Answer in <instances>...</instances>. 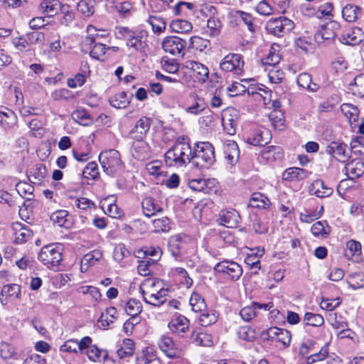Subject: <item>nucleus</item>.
I'll list each match as a JSON object with an SVG mask.
<instances>
[{
  "instance_id": "obj_1",
  "label": "nucleus",
  "mask_w": 364,
  "mask_h": 364,
  "mask_svg": "<svg viewBox=\"0 0 364 364\" xmlns=\"http://www.w3.org/2000/svg\"><path fill=\"white\" fill-rule=\"evenodd\" d=\"M140 293L145 303L159 307L166 303L168 289L163 280L159 278H146L140 285Z\"/></svg>"
},
{
  "instance_id": "obj_2",
  "label": "nucleus",
  "mask_w": 364,
  "mask_h": 364,
  "mask_svg": "<svg viewBox=\"0 0 364 364\" xmlns=\"http://www.w3.org/2000/svg\"><path fill=\"white\" fill-rule=\"evenodd\" d=\"M165 162L168 166L182 167L191 162L193 151L185 138H178L165 153Z\"/></svg>"
},
{
  "instance_id": "obj_3",
  "label": "nucleus",
  "mask_w": 364,
  "mask_h": 364,
  "mask_svg": "<svg viewBox=\"0 0 364 364\" xmlns=\"http://www.w3.org/2000/svg\"><path fill=\"white\" fill-rule=\"evenodd\" d=\"M215 154L213 146L208 142L197 144L193 151L191 162L199 168H208L215 162Z\"/></svg>"
},
{
  "instance_id": "obj_4",
  "label": "nucleus",
  "mask_w": 364,
  "mask_h": 364,
  "mask_svg": "<svg viewBox=\"0 0 364 364\" xmlns=\"http://www.w3.org/2000/svg\"><path fill=\"white\" fill-rule=\"evenodd\" d=\"M100 163L106 174L114 176L124 168L119 152L115 149L106 150L99 156Z\"/></svg>"
},
{
  "instance_id": "obj_5",
  "label": "nucleus",
  "mask_w": 364,
  "mask_h": 364,
  "mask_svg": "<svg viewBox=\"0 0 364 364\" xmlns=\"http://www.w3.org/2000/svg\"><path fill=\"white\" fill-rule=\"evenodd\" d=\"M38 257L48 268L58 267L62 260V247L54 244L44 246L41 248Z\"/></svg>"
},
{
  "instance_id": "obj_6",
  "label": "nucleus",
  "mask_w": 364,
  "mask_h": 364,
  "mask_svg": "<svg viewBox=\"0 0 364 364\" xmlns=\"http://www.w3.org/2000/svg\"><path fill=\"white\" fill-rule=\"evenodd\" d=\"M216 272L223 274L226 279L237 281L242 274V268L235 262L224 260L217 263L214 267Z\"/></svg>"
},
{
  "instance_id": "obj_7",
  "label": "nucleus",
  "mask_w": 364,
  "mask_h": 364,
  "mask_svg": "<svg viewBox=\"0 0 364 364\" xmlns=\"http://www.w3.org/2000/svg\"><path fill=\"white\" fill-rule=\"evenodd\" d=\"M294 28V23L284 16L271 18L267 23V30L274 36H282Z\"/></svg>"
},
{
  "instance_id": "obj_8",
  "label": "nucleus",
  "mask_w": 364,
  "mask_h": 364,
  "mask_svg": "<svg viewBox=\"0 0 364 364\" xmlns=\"http://www.w3.org/2000/svg\"><path fill=\"white\" fill-rule=\"evenodd\" d=\"M244 61L242 56L237 53H229L220 63V68L225 72H232L240 75L243 72Z\"/></svg>"
},
{
  "instance_id": "obj_9",
  "label": "nucleus",
  "mask_w": 364,
  "mask_h": 364,
  "mask_svg": "<svg viewBox=\"0 0 364 364\" xmlns=\"http://www.w3.org/2000/svg\"><path fill=\"white\" fill-rule=\"evenodd\" d=\"M341 25L336 21H331L323 25L315 34V39L321 43L323 41L333 40L340 31Z\"/></svg>"
},
{
  "instance_id": "obj_10",
  "label": "nucleus",
  "mask_w": 364,
  "mask_h": 364,
  "mask_svg": "<svg viewBox=\"0 0 364 364\" xmlns=\"http://www.w3.org/2000/svg\"><path fill=\"white\" fill-rule=\"evenodd\" d=\"M186 46V41L178 36H168L162 42L164 50L173 55H183Z\"/></svg>"
},
{
  "instance_id": "obj_11",
  "label": "nucleus",
  "mask_w": 364,
  "mask_h": 364,
  "mask_svg": "<svg viewBox=\"0 0 364 364\" xmlns=\"http://www.w3.org/2000/svg\"><path fill=\"white\" fill-rule=\"evenodd\" d=\"M92 343V338L90 336L83 337L80 341L76 339H69L60 346V350L65 353L83 352Z\"/></svg>"
},
{
  "instance_id": "obj_12",
  "label": "nucleus",
  "mask_w": 364,
  "mask_h": 364,
  "mask_svg": "<svg viewBox=\"0 0 364 364\" xmlns=\"http://www.w3.org/2000/svg\"><path fill=\"white\" fill-rule=\"evenodd\" d=\"M159 348L169 358H180L183 355L182 350L178 348L172 338L167 336H161L158 341Z\"/></svg>"
},
{
  "instance_id": "obj_13",
  "label": "nucleus",
  "mask_w": 364,
  "mask_h": 364,
  "mask_svg": "<svg viewBox=\"0 0 364 364\" xmlns=\"http://www.w3.org/2000/svg\"><path fill=\"white\" fill-rule=\"evenodd\" d=\"M326 151L342 163L346 162L350 157V153L347 151V145L340 141H332L326 146Z\"/></svg>"
},
{
  "instance_id": "obj_14",
  "label": "nucleus",
  "mask_w": 364,
  "mask_h": 364,
  "mask_svg": "<svg viewBox=\"0 0 364 364\" xmlns=\"http://www.w3.org/2000/svg\"><path fill=\"white\" fill-rule=\"evenodd\" d=\"M364 38V33L358 27L349 28L343 31L339 41L346 45L355 46L359 44Z\"/></svg>"
},
{
  "instance_id": "obj_15",
  "label": "nucleus",
  "mask_w": 364,
  "mask_h": 364,
  "mask_svg": "<svg viewBox=\"0 0 364 364\" xmlns=\"http://www.w3.org/2000/svg\"><path fill=\"white\" fill-rule=\"evenodd\" d=\"M131 152L135 159L144 161L150 156V148L144 139H133Z\"/></svg>"
},
{
  "instance_id": "obj_16",
  "label": "nucleus",
  "mask_w": 364,
  "mask_h": 364,
  "mask_svg": "<svg viewBox=\"0 0 364 364\" xmlns=\"http://www.w3.org/2000/svg\"><path fill=\"white\" fill-rule=\"evenodd\" d=\"M185 66L192 70L193 75L198 82L203 83L208 80L209 70L205 65L199 62L188 60L186 62Z\"/></svg>"
},
{
  "instance_id": "obj_17",
  "label": "nucleus",
  "mask_w": 364,
  "mask_h": 364,
  "mask_svg": "<svg viewBox=\"0 0 364 364\" xmlns=\"http://www.w3.org/2000/svg\"><path fill=\"white\" fill-rule=\"evenodd\" d=\"M119 33L127 40L129 47L139 50L143 48V36L127 28H120Z\"/></svg>"
},
{
  "instance_id": "obj_18",
  "label": "nucleus",
  "mask_w": 364,
  "mask_h": 364,
  "mask_svg": "<svg viewBox=\"0 0 364 364\" xmlns=\"http://www.w3.org/2000/svg\"><path fill=\"white\" fill-rule=\"evenodd\" d=\"M151 120L147 117H141L139 119L134 127L130 132L132 139H144L148 131L150 129Z\"/></svg>"
},
{
  "instance_id": "obj_19",
  "label": "nucleus",
  "mask_w": 364,
  "mask_h": 364,
  "mask_svg": "<svg viewBox=\"0 0 364 364\" xmlns=\"http://www.w3.org/2000/svg\"><path fill=\"white\" fill-rule=\"evenodd\" d=\"M309 193L318 198H326L333 193V188L326 185L321 179H316L311 184Z\"/></svg>"
},
{
  "instance_id": "obj_20",
  "label": "nucleus",
  "mask_w": 364,
  "mask_h": 364,
  "mask_svg": "<svg viewBox=\"0 0 364 364\" xmlns=\"http://www.w3.org/2000/svg\"><path fill=\"white\" fill-rule=\"evenodd\" d=\"M239 213L234 209L224 210L220 213V224L227 228H234L240 222Z\"/></svg>"
},
{
  "instance_id": "obj_21",
  "label": "nucleus",
  "mask_w": 364,
  "mask_h": 364,
  "mask_svg": "<svg viewBox=\"0 0 364 364\" xmlns=\"http://www.w3.org/2000/svg\"><path fill=\"white\" fill-rule=\"evenodd\" d=\"M87 36L83 39L82 43V46H92L97 39L100 38H105L108 33L103 30H97L95 26L89 25L87 27Z\"/></svg>"
},
{
  "instance_id": "obj_22",
  "label": "nucleus",
  "mask_w": 364,
  "mask_h": 364,
  "mask_svg": "<svg viewBox=\"0 0 364 364\" xmlns=\"http://www.w3.org/2000/svg\"><path fill=\"white\" fill-rule=\"evenodd\" d=\"M184 243L179 235L171 236L168 242V248L171 255L176 260H179L182 256V250Z\"/></svg>"
},
{
  "instance_id": "obj_23",
  "label": "nucleus",
  "mask_w": 364,
  "mask_h": 364,
  "mask_svg": "<svg viewBox=\"0 0 364 364\" xmlns=\"http://www.w3.org/2000/svg\"><path fill=\"white\" fill-rule=\"evenodd\" d=\"M189 321L183 316H178L168 323L170 330L175 333L181 335L188 329Z\"/></svg>"
},
{
  "instance_id": "obj_24",
  "label": "nucleus",
  "mask_w": 364,
  "mask_h": 364,
  "mask_svg": "<svg viewBox=\"0 0 364 364\" xmlns=\"http://www.w3.org/2000/svg\"><path fill=\"white\" fill-rule=\"evenodd\" d=\"M268 130L256 129L247 138V142L254 146H264L268 143Z\"/></svg>"
},
{
  "instance_id": "obj_25",
  "label": "nucleus",
  "mask_w": 364,
  "mask_h": 364,
  "mask_svg": "<svg viewBox=\"0 0 364 364\" xmlns=\"http://www.w3.org/2000/svg\"><path fill=\"white\" fill-rule=\"evenodd\" d=\"M215 184V180L204 178L192 179L188 182V186L195 191H201L208 193L211 187Z\"/></svg>"
},
{
  "instance_id": "obj_26",
  "label": "nucleus",
  "mask_w": 364,
  "mask_h": 364,
  "mask_svg": "<svg viewBox=\"0 0 364 364\" xmlns=\"http://www.w3.org/2000/svg\"><path fill=\"white\" fill-rule=\"evenodd\" d=\"M0 356L8 364H12L18 359L14 347L6 342L0 344Z\"/></svg>"
},
{
  "instance_id": "obj_27",
  "label": "nucleus",
  "mask_w": 364,
  "mask_h": 364,
  "mask_svg": "<svg viewBox=\"0 0 364 364\" xmlns=\"http://www.w3.org/2000/svg\"><path fill=\"white\" fill-rule=\"evenodd\" d=\"M141 206L144 215L149 218L163 210L161 205L151 197L144 198L142 200Z\"/></svg>"
},
{
  "instance_id": "obj_28",
  "label": "nucleus",
  "mask_w": 364,
  "mask_h": 364,
  "mask_svg": "<svg viewBox=\"0 0 364 364\" xmlns=\"http://www.w3.org/2000/svg\"><path fill=\"white\" fill-rule=\"evenodd\" d=\"M307 176L308 171L299 167L289 168L282 174V178L285 181H301Z\"/></svg>"
},
{
  "instance_id": "obj_29",
  "label": "nucleus",
  "mask_w": 364,
  "mask_h": 364,
  "mask_svg": "<svg viewBox=\"0 0 364 364\" xmlns=\"http://www.w3.org/2000/svg\"><path fill=\"white\" fill-rule=\"evenodd\" d=\"M136 364H161V361L153 348H146L137 357Z\"/></svg>"
},
{
  "instance_id": "obj_30",
  "label": "nucleus",
  "mask_w": 364,
  "mask_h": 364,
  "mask_svg": "<svg viewBox=\"0 0 364 364\" xmlns=\"http://www.w3.org/2000/svg\"><path fill=\"white\" fill-rule=\"evenodd\" d=\"M297 84L299 87L313 92L319 89V85L312 82L311 76L308 73H302L298 75Z\"/></svg>"
},
{
  "instance_id": "obj_31",
  "label": "nucleus",
  "mask_w": 364,
  "mask_h": 364,
  "mask_svg": "<svg viewBox=\"0 0 364 364\" xmlns=\"http://www.w3.org/2000/svg\"><path fill=\"white\" fill-rule=\"evenodd\" d=\"M87 350V355L89 360L93 362H103L108 356V353L105 350L100 349L97 346L92 345V343Z\"/></svg>"
},
{
  "instance_id": "obj_32",
  "label": "nucleus",
  "mask_w": 364,
  "mask_h": 364,
  "mask_svg": "<svg viewBox=\"0 0 364 364\" xmlns=\"http://www.w3.org/2000/svg\"><path fill=\"white\" fill-rule=\"evenodd\" d=\"M345 169L350 178H357L364 173V163L362 161H351L346 165Z\"/></svg>"
},
{
  "instance_id": "obj_33",
  "label": "nucleus",
  "mask_w": 364,
  "mask_h": 364,
  "mask_svg": "<svg viewBox=\"0 0 364 364\" xmlns=\"http://www.w3.org/2000/svg\"><path fill=\"white\" fill-rule=\"evenodd\" d=\"M349 91L355 96L364 97V74H360L355 77L353 82L348 85Z\"/></svg>"
},
{
  "instance_id": "obj_34",
  "label": "nucleus",
  "mask_w": 364,
  "mask_h": 364,
  "mask_svg": "<svg viewBox=\"0 0 364 364\" xmlns=\"http://www.w3.org/2000/svg\"><path fill=\"white\" fill-rule=\"evenodd\" d=\"M134 353V342L132 339H124L121 347L117 349V355L119 359H126L133 355Z\"/></svg>"
},
{
  "instance_id": "obj_35",
  "label": "nucleus",
  "mask_w": 364,
  "mask_h": 364,
  "mask_svg": "<svg viewBox=\"0 0 364 364\" xmlns=\"http://www.w3.org/2000/svg\"><path fill=\"white\" fill-rule=\"evenodd\" d=\"M111 106L117 108H125L130 102L129 97L126 92H120L112 97L109 100Z\"/></svg>"
},
{
  "instance_id": "obj_36",
  "label": "nucleus",
  "mask_w": 364,
  "mask_h": 364,
  "mask_svg": "<svg viewBox=\"0 0 364 364\" xmlns=\"http://www.w3.org/2000/svg\"><path fill=\"white\" fill-rule=\"evenodd\" d=\"M189 302L194 312L202 313L206 310V304L204 299L196 292L191 294Z\"/></svg>"
},
{
  "instance_id": "obj_37",
  "label": "nucleus",
  "mask_w": 364,
  "mask_h": 364,
  "mask_svg": "<svg viewBox=\"0 0 364 364\" xmlns=\"http://www.w3.org/2000/svg\"><path fill=\"white\" fill-rule=\"evenodd\" d=\"M41 8L48 16H53L58 13L60 9V2L58 0L43 1L41 4Z\"/></svg>"
},
{
  "instance_id": "obj_38",
  "label": "nucleus",
  "mask_w": 364,
  "mask_h": 364,
  "mask_svg": "<svg viewBox=\"0 0 364 364\" xmlns=\"http://www.w3.org/2000/svg\"><path fill=\"white\" fill-rule=\"evenodd\" d=\"M341 110L348 119L350 124H352V122H357L359 111L356 106L349 103H344L341 106Z\"/></svg>"
},
{
  "instance_id": "obj_39",
  "label": "nucleus",
  "mask_w": 364,
  "mask_h": 364,
  "mask_svg": "<svg viewBox=\"0 0 364 364\" xmlns=\"http://www.w3.org/2000/svg\"><path fill=\"white\" fill-rule=\"evenodd\" d=\"M68 213L65 210H59L53 213L50 216V220L59 227H68L69 222L68 220Z\"/></svg>"
},
{
  "instance_id": "obj_40",
  "label": "nucleus",
  "mask_w": 364,
  "mask_h": 364,
  "mask_svg": "<svg viewBox=\"0 0 364 364\" xmlns=\"http://www.w3.org/2000/svg\"><path fill=\"white\" fill-rule=\"evenodd\" d=\"M117 313V311L115 307L110 306L107 308L105 313H102L101 316L98 319V323L104 328L108 327L116 318Z\"/></svg>"
},
{
  "instance_id": "obj_41",
  "label": "nucleus",
  "mask_w": 364,
  "mask_h": 364,
  "mask_svg": "<svg viewBox=\"0 0 364 364\" xmlns=\"http://www.w3.org/2000/svg\"><path fill=\"white\" fill-rule=\"evenodd\" d=\"M262 156L267 160L281 159L283 156V151L280 146H269L262 151Z\"/></svg>"
},
{
  "instance_id": "obj_42",
  "label": "nucleus",
  "mask_w": 364,
  "mask_h": 364,
  "mask_svg": "<svg viewBox=\"0 0 364 364\" xmlns=\"http://www.w3.org/2000/svg\"><path fill=\"white\" fill-rule=\"evenodd\" d=\"M269 204L268 198L260 193H254L250 200V206L252 208H266Z\"/></svg>"
},
{
  "instance_id": "obj_43",
  "label": "nucleus",
  "mask_w": 364,
  "mask_h": 364,
  "mask_svg": "<svg viewBox=\"0 0 364 364\" xmlns=\"http://www.w3.org/2000/svg\"><path fill=\"white\" fill-rule=\"evenodd\" d=\"M86 51L90 50V56L93 58L100 60L106 53L107 47L105 44L100 42H95L92 46H83Z\"/></svg>"
},
{
  "instance_id": "obj_44",
  "label": "nucleus",
  "mask_w": 364,
  "mask_h": 364,
  "mask_svg": "<svg viewBox=\"0 0 364 364\" xmlns=\"http://www.w3.org/2000/svg\"><path fill=\"white\" fill-rule=\"evenodd\" d=\"M0 123L5 129H11L17 123V118L14 112L8 110L7 112H0Z\"/></svg>"
},
{
  "instance_id": "obj_45",
  "label": "nucleus",
  "mask_w": 364,
  "mask_h": 364,
  "mask_svg": "<svg viewBox=\"0 0 364 364\" xmlns=\"http://www.w3.org/2000/svg\"><path fill=\"white\" fill-rule=\"evenodd\" d=\"M311 232L316 237H326L330 233V227L326 221H317L311 226Z\"/></svg>"
},
{
  "instance_id": "obj_46",
  "label": "nucleus",
  "mask_w": 364,
  "mask_h": 364,
  "mask_svg": "<svg viewBox=\"0 0 364 364\" xmlns=\"http://www.w3.org/2000/svg\"><path fill=\"white\" fill-rule=\"evenodd\" d=\"M170 27L176 33H187L192 30L193 26L186 20L177 19L171 21Z\"/></svg>"
},
{
  "instance_id": "obj_47",
  "label": "nucleus",
  "mask_w": 364,
  "mask_h": 364,
  "mask_svg": "<svg viewBox=\"0 0 364 364\" xmlns=\"http://www.w3.org/2000/svg\"><path fill=\"white\" fill-rule=\"evenodd\" d=\"M142 306L139 301L135 299H129L124 306V310L127 314L134 318L141 311Z\"/></svg>"
},
{
  "instance_id": "obj_48",
  "label": "nucleus",
  "mask_w": 364,
  "mask_h": 364,
  "mask_svg": "<svg viewBox=\"0 0 364 364\" xmlns=\"http://www.w3.org/2000/svg\"><path fill=\"white\" fill-rule=\"evenodd\" d=\"M221 22L215 17H209L207 21L206 33L212 37L219 35L221 28Z\"/></svg>"
},
{
  "instance_id": "obj_49",
  "label": "nucleus",
  "mask_w": 364,
  "mask_h": 364,
  "mask_svg": "<svg viewBox=\"0 0 364 364\" xmlns=\"http://www.w3.org/2000/svg\"><path fill=\"white\" fill-rule=\"evenodd\" d=\"M147 22L151 26L152 30L155 33H161L164 32L166 27L165 21L156 16H150Z\"/></svg>"
},
{
  "instance_id": "obj_50",
  "label": "nucleus",
  "mask_w": 364,
  "mask_h": 364,
  "mask_svg": "<svg viewBox=\"0 0 364 364\" xmlns=\"http://www.w3.org/2000/svg\"><path fill=\"white\" fill-rule=\"evenodd\" d=\"M1 294L11 299H19L21 296V287L16 284L6 285L3 287Z\"/></svg>"
},
{
  "instance_id": "obj_51",
  "label": "nucleus",
  "mask_w": 364,
  "mask_h": 364,
  "mask_svg": "<svg viewBox=\"0 0 364 364\" xmlns=\"http://www.w3.org/2000/svg\"><path fill=\"white\" fill-rule=\"evenodd\" d=\"M277 48H279L278 45H274L271 47L267 57L263 60V63L264 65H268L274 68L276 65L279 63L281 55L279 53L277 52Z\"/></svg>"
},
{
  "instance_id": "obj_52",
  "label": "nucleus",
  "mask_w": 364,
  "mask_h": 364,
  "mask_svg": "<svg viewBox=\"0 0 364 364\" xmlns=\"http://www.w3.org/2000/svg\"><path fill=\"white\" fill-rule=\"evenodd\" d=\"M77 11L85 16H90L94 14V2L92 0H80L77 5Z\"/></svg>"
},
{
  "instance_id": "obj_53",
  "label": "nucleus",
  "mask_w": 364,
  "mask_h": 364,
  "mask_svg": "<svg viewBox=\"0 0 364 364\" xmlns=\"http://www.w3.org/2000/svg\"><path fill=\"white\" fill-rule=\"evenodd\" d=\"M359 8L353 4H347L342 10L343 18L348 22H353L357 19Z\"/></svg>"
},
{
  "instance_id": "obj_54",
  "label": "nucleus",
  "mask_w": 364,
  "mask_h": 364,
  "mask_svg": "<svg viewBox=\"0 0 364 364\" xmlns=\"http://www.w3.org/2000/svg\"><path fill=\"white\" fill-rule=\"evenodd\" d=\"M347 283L353 289L363 288L364 274L358 272L350 274L348 278Z\"/></svg>"
},
{
  "instance_id": "obj_55",
  "label": "nucleus",
  "mask_w": 364,
  "mask_h": 364,
  "mask_svg": "<svg viewBox=\"0 0 364 364\" xmlns=\"http://www.w3.org/2000/svg\"><path fill=\"white\" fill-rule=\"evenodd\" d=\"M83 178L95 180L99 177L100 173L97 164L95 162L88 163L82 173Z\"/></svg>"
},
{
  "instance_id": "obj_56",
  "label": "nucleus",
  "mask_w": 364,
  "mask_h": 364,
  "mask_svg": "<svg viewBox=\"0 0 364 364\" xmlns=\"http://www.w3.org/2000/svg\"><path fill=\"white\" fill-rule=\"evenodd\" d=\"M304 322L308 326H321L323 324L324 319L320 314L307 312L304 315Z\"/></svg>"
},
{
  "instance_id": "obj_57",
  "label": "nucleus",
  "mask_w": 364,
  "mask_h": 364,
  "mask_svg": "<svg viewBox=\"0 0 364 364\" xmlns=\"http://www.w3.org/2000/svg\"><path fill=\"white\" fill-rule=\"evenodd\" d=\"M152 225L156 232H166L170 230V221L166 217L154 219L152 221Z\"/></svg>"
},
{
  "instance_id": "obj_58",
  "label": "nucleus",
  "mask_w": 364,
  "mask_h": 364,
  "mask_svg": "<svg viewBox=\"0 0 364 364\" xmlns=\"http://www.w3.org/2000/svg\"><path fill=\"white\" fill-rule=\"evenodd\" d=\"M16 189L22 198L27 197L28 199H30V197L33 196L34 188L26 182L20 181L16 185Z\"/></svg>"
},
{
  "instance_id": "obj_59",
  "label": "nucleus",
  "mask_w": 364,
  "mask_h": 364,
  "mask_svg": "<svg viewBox=\"0 0 364 364\" xmlns=\"http://www.w3.org/2000/svg\"><path fill=\"white\" fill-rule=\"evenodd\" d=\"M346 256H360L361 255V244L360 242L350 240L346 244Z\"/></svg>"
},
{
  "instance_id": "obj_60",
  "label": "nucleus",
  "mask_w": 364,
  "mask_h": 364,
  "mask_svg": "<svg viewBox=\"0 0 364 364\" xmlns=\"http://www.w3.org/2000/svg\"><path fill=\"white\" fill-rule=\"evenodd\" d=\"M161 65L163 69L171 74H175L178 72L179 65L176 60L164 57L161 60Z\"/></svg>"
},
{
  "instance_id": "obj_61",
  "label": "nucleus",
  "mask_w": 364,
  "mask_h": 364,
  "mask_svg": "<svg viewBox=\"0 0 364 364\" xmlns=\"http://www.w3.org/2000/svg\"><path fill=\"white\" fill-rule=\"evenodd\" d=\"M238 337L247 341H252L256 338V332L249 326H242L237 331Z\"/></svg>"
},
{
  "instance_id": "obj_62",
  "label": "nucleus",
  "mask_w": 364,
  "mask_h": 364,
  "mask_svg": "<svg viewBox=\"0 0 364 364\" xmlns=\"http://www.w3.org/2000/svg\"><path fill=\"white\" fill-rule=\"evenodd\" d=\"M222 123L224 130L230 135H234L236 133V122L230 117H226L225 114L223 116Z\"/></svg>"
},
{
  "instance_id": "obj_63",
  "label": "nucleus",
  "mask_w": 364,
  "mask_h": 364,
  "mask_svg": "<svg viewBox=\"0 0 364 364\" xmlns=\"http://www.w3.org/2000/svg\"><path fill=\"white\" fill-rule=\"evenodd\" d=\"M209 42L199 36H192L189 40V47L200 51L207 48Z\"/></svg>"
},
{
  "instance_id": "obj_64",
  "label": "nucleus",
  "mask_w": 364,
  "mask_h": 364,
  "mask_svg": "<svg viewBox=\"0 0 364 364\" xmlns=\"http://www.w3.org/2000/svg\"><path fill=\"white\" fill-rule=\"evenodd\" d=\"M199 316V322L201 326H208L217 321L218 316L213 312L204 311Z\"/></svg>"
}]
</instances>
